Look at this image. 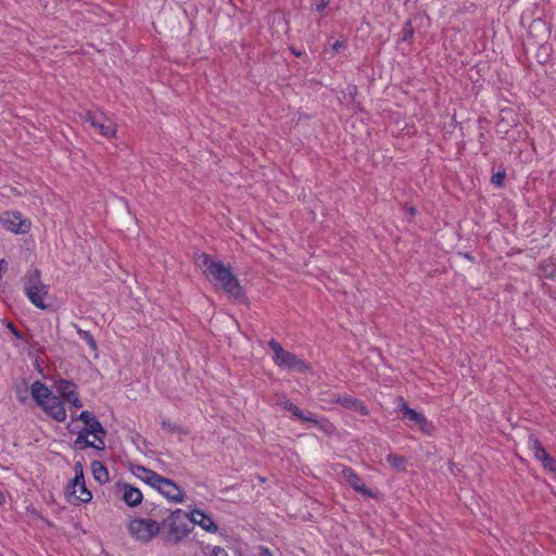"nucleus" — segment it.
Returning a JSON list of instances; mask_svg holds the SVG:
<instances>
[{
	"label": "nucleus",
	"instance_id": "bb28decb",
	"mask_svg": "<svg viewBox=\"0 0 556 556\" xmlns=\"http://www.w3.org/2000/svg\"><path fill=\"white\" fill-rule=\"evenodd\" d=\"M94 418L96 416L89 410H83L77 417V419L83 421L84 425H86L89 421H92V419Z\"/></svg>",
	"mask_w": 556,
	"mask_h": 556
},
{
	"label": "nucleus",
	"instance_id": "0eeeda50",
	"mask_svg": "<svg viewBox=\"0 0 556 556\" xmlns=\"http://www.w3.org/2000/svg\"><path fill=\"white\" fill-rule=\"evenodd\" d=\"M130 534L142 542H149L160 532V525L155 520L135 518L128 525Z\"/></svg>",
	"mask_w": 556,
	"mask_h": 556
},
{
	"label": "nucleus",
	"instance_id": "c9c22d12",
	"mask_svg": "<svg viewBox=\"0 0 556 556\" xmlns=\"http://www.w3.org/2000/svg\"><path fill=\"white\" fill-rule=\"evenodd\" d=\"M4 502H5L4 495H3L2 491L0 490V505L4 504Z\"/></svg>",
	"mask_w": 556,
	"mask_h": 556
},
{
	"label": "nucleus",
	"instance_id": "423d86ee",
	"mask_svg": "<svg viewBox=\"0 0 556 556\" xmlns=\"http://www.w3.org/2000/svg\"><path fill=\"white\" fill-rule=\"evenodd\" d=\"M190 523L189 513L182 509L174 510L167 519L168 541L176 544L188 536L192 530Z\"/></svg>",
	"mask_w": 556,
	"mask_h": 556
},
{
	"label": "nucleus",
	"instance_id": "9b49d317",
	"mask_svg": "<svg viewBox=\"0 0 556 556\" xmlns=\"http://www.w3.org/2000/svg\"><path fill=\"white\" fill-rule=\"evenodd\" d=\"M0 220L4 229L14 233H27L31 227L30 219L18 211L3 213Z\"/></svg>",
	"mask_w": 556,
	"mask_h": 556
},
{
	"label": "nucleus",
	"instance_id": "4468645a",
	"mask_svg": "<svg viewBox=\"0 0 556 556\" xmlns=\"http://www.w3.org/2000/svg\"><path fill=\"white\" fill-rule=\"evenodd\" d=\"M117 489L122 493V500L129 507H136L142 503L143 495L140 489L127 482H118Z\"/></svg>",
	"mask_w": 556,
	"mask_h": 556
},
{
	"label": "nucleus",
	"instance_id": "7ed1b4c3",
	"mask_svg": "<svg viewBox=\"0 0 556 556\" xmlns=\"http://www.w3.org/2000/svg\"><path fill=\"white\" fill-rule=\"evenodd\" d=\"M74 478L68 482L65 490V497L72 505L87 504L92 500V493L86 486L84 468L81 463L74 465Z\"/></svg>",
	"mask_w": 556,
	"mask_h": 556
},
{
	"label": "nucleus",
	"instance_id": "6ab92c4d",
	"mask_svg": "<svg viewBox=\"0 0 556 556\" xmlns=\"http://www.w3.org/2000/svg\"><path fill=\"white\" fill-rule=\"evenodd\" d=\"M91 472L96 481L103 484L109 481V471L104 464L100 460H93L91 463Z\"/></svg>",
	"mask_w": 556,
	"mask_h": 556
},
{
	"label": "nucleus",
	"instance_id": "393cba45",
	"mask_svg": "<svg viewBox=\"0 0 556 556\" xmlns=\"http://www.w3.org/2000/svg\"><path fill=\"white\" fill-rule=\"evenodd\" d=\"M14 393L18 403L26 404L29 395L31 396L30 386L28 387L26 383L16 384L14 387Z\"/></svg>",
	"mask_w": 556,
	"mask_h": 556
},
{
	"label": "nucleus",
	"instance_id": "9d476101",
	"mask_svg": "<svg viewBox=\"0 0 556 556\" xmlns=\"http://www.w3.org/2000/svg\"><path fill=\"white\" fill-rule=\"evenodd\" d=\"M160 494H162L167 501L174 504H181L185 502L186 493L178 486L173 480L160 476L154 488Z\"/></svg>",
	"mask_w": 556,
	"mask_h": 556
},
{
	"label": "nucleus",
	"instance_id": "4c0bfd02",
	"mask_svg": "<svg viewBox=\"0 0 556 556\" xmlns=\"http://www.w3.org/2000/svg\"><path fill=\"white\" fill-rule=\"evenodd\" d=\"M409 213H410L412 215H414V214L416 213V210H415L414 207H410V208H409Z\"/></svg>",
	"mask_w": 556,
	"mask_h": 556
},
{
	"label": "nucleus",
	"instance_id": "b1692460",
	"mask_svg": "<svg viewBox=\"0 0 556 556\" xmlns=\"http://www.w3.org/2000/svg\"><path fill=\"white\" fill-rule=\"evenodd\" d=\"M63 404H68L70 408H81L83 407V401L79 397L78 389H74L71 392H68L63 399Z\"/></svg>",
	"mask_w": 556,
	"mask_h": 556
},
{
	"label": "nucleus",
	"instance_id": "dca6fc26",
	"mask_svg": "<svg viewBox=\"0 0 556 556\" xmlns=\"http://www.w3.org/2000/svg\"><path fill=\"white\" fill-rule=\"evenodd\" d=\"M330 402L338 403L344 408L356 412L362 416H367L369 414L368 408L366 407L363 401L353 397L349 394L338 395L333 397Z\"/></svg>",
	"mask_w": 556,
	"mask_h": 556
},
{
	"label": "nucleus",
	"instance_id": "cd10ccee",
	"mask_svg": "<svg viewBox=\"0 0 556 556\" xmlns=\"http://www.w3.org/2000/svg\"><path fill=\"white\" fill-rule=\"evenodd\" d=\"M403 33H404V36H403V39H404V40H407V39H409V38H412V37H413V35H414V30H413V28H412V26H410V23H409V22L407 23V25H406V27L404 28Z\"/></svg>",
	"mask_w": 556,
	"mask_h": 556
},
{
	"label": "nucleus",
	"instance_id": "7c9ffc66",
	"mask_svg": "<svg viewBox=\"0 0 556 556\" xmlns=\"http://www.w3.org/2000/svg\"><path fill=\"white\" fill-rule=\"evenodd\" d=\"M257 555L258 556H273V553H271V551L268 547L260 546Z\"/></svg>",
	"mask_w": 556,
	"mask_h": 556
},
{
	"label": "nucleus",
	"instance_id": "1a4fd4ad",
	"mask_svg": "<svg viewBox=\"0 0 556 556\" xmlns=\"http://www.w3.org/2000/svg\"><path fill=\"white\" fill-rule=\"evenodd\" d=\"M528 448L533 457L541 463L542 467L548 472H556V459L552 457L542 442L535 434H530L527 441Z\"/></svg>",
	"mask_w": 556,
	"mask_h": 556
},
{
	"label": "nucleus",
	"instance_id": "473e14b6",
	"mask_svg": "<svg viewBox=\"0 0 556 556\" xmlns=\"http://www.w3.org/2000/svg\"><path fill=\"white\" fill-rule=\"evenodd\" d=\"M85 334H86V340H87V343L89 344V346H90L91 349H96V348H97V344H96V341H94V339L92 338V336H91V334H89V333H87V332H86Z\"/></svg>",
	"mask_w": 556,
	"mask_h": 556
},
{
	"label": "nucleus",
	"instance_id": "a878e982",
	"mask_svg": "<svg viewBox=\"0 0 556 556\" xmlns=\"http://www.w3.org/2000/svg\"><path fill=\"white\" fill-rule=\"evenodd\" d=\"M539 276L544 279H554L555 267L551 262H543L539 266Z\"/></svg>",
	"mask_w": 556,
	"mask_h": 556
},
{
	"label": "nucleus",
	"instance_id": "f704fd0d",
	"mask_svg": "<svg viewBox=\"0 0 556 556\" xmlns=\"http://www.w3.org/2000/svg\"><path fill=\"white\" fill-rule=\"evenodd\" d=\"M342 47H343V42H342V41H340V40H337V41L332 45V49H333L334 51L340 50Z\"/></svg>",
	"mask_w": 556,
	"mask_h": 556
},
{
	"label": "nucleus",
	"instance_id": "f8f14e48",
	"mask_svg": "<svg viewBox=\"0 0 556 556\" xmlns=\"http://www.w3.org/2000/svg\"><path fill=\"white\" fill-rule=\"evenodd\" d=\"M400 412L403 414L404 418L414 421L418 425L419 430L428 435L433 434L435 427L432 421L428 420L421 413L410 408L404 400H401L399 405Z\"/></svg>",
	"mask_w": 556,
	"mask_h": 556
},
{
	"label": "nucleus",
	"instance_id": "2f4dec72",
	"mask_svg": "<svg viewBox=\"0 0 556 556\" xmlns=\"http://www.w3.org/2000/svg\"><path fill=\"white\" fill-rule=\"evenodd\" d=\"M327 5H328V2L326 0H320L316 3V10L318 12H323Z\"/></svg>",
	"mask_w": 556,
	"mask_h": 556
},
{
	"label": "nucleus",
	"instance_id": "f257e3e1",
	"mask_svg": "<svg viewBox=\"0 0 556 556\" xmlns=\"http://www.w3.org/2000/svg\"><path fill=\"white\" fill-rule=\"evenodd\" d=\"M54 389L58 395L53 394L43 382L36 380L30 384L31 397L48 417L56 422H64L67 414L62 399L78 387L75 382L61 378L55 380Z\"/></svg>",
	"mask_w": 556,
	"mask_h": 556
},
{
	"label": "nucleus",
	"instance_id": "4be33fe9",
	"mask_svg": "<svg viewBox=\"0 0 556 556\" xmlns=\"http://www.w3.org/2000/svg\"><path fill=\"white\" fill-rule=\"evenodd\" d=\"M306 421L314 424L320 431H323L327 435H332L336 432V426L328 418L324 417L321 419H316L312 415V420Z\"/></svg>",
	"mask_w": 556,
	"mask_h": 556
},
{
	"label": "nucleus",
	"instance_id": "aec40b11",
	"mask_svg": "<svg viewBox=\"0 0 556 556\" xmlns=\"http://www.w3.org/2000/svg\"><path fill=\"white\" fill-rule=\"evenodd\" d=\"M280 406L288 410L293 417L305 421V420H312V414L305 415L301 408H299L295 404H293L290 400L283 399L280 401Z\"/></svg>",
	"mask_w": 556,
	"mask_h": 556
},
{
	"label": "nucleus",
	"instance_id": "ddd939ff",
	"mask_svg": "<svg viewBox=\"0 0 556 556\" xmlns=\"http://www.w3.org/2000/svg\"><path fill=\"white\" fill-rule=\"evenodd\" d=\"M342 477L349 483V485L357 493L366 497H375V493L366 486L359 475L351 467L342 466Z\"/></svg>",
	"mask_w": 556,
	"mask_h": 556
},
{
	"label": "nucleus",
	"instance_id": "e433bc0d",
	"mask_svg": "<svg viewBox=\"0 0 556 556\" xmlns=\"http://www.w3.org/2000/svg\"><path fill=\"white\" fill-rule=\"evenodd\" d=\"M292 53L295 55V56H301L302 55V51H298L295 49H292Z\"/></svg>",
	"mask_w": 556,
	"mask_h": 556
},
{
	"label": "nucleus",
	"instance_id": "f3484780",
	"mask_svg": "<svg viewBox=\"0 0 556 556\" xmlns=\"http://www.w3.org/2000/svg\"><path fill=\"white\" fill-rule=\"evenodd\" d=\"M128 470L138 479L154 488L161 475L139 464L130 463Z\"/></svg>",
	"mask_w": 556,
	"mask_h": 556
},
{
	"label": "nucleus",
	"instance_id": "a211bd4d",
	"mask_svg": "<svg viewBox=\"0 0 556 556\" xmlns=\"http://www.w3.org/2000/svg\"><path fill=\"white\" fill-rule=\"evenodd\" d=\"M75 448L84 450L86 447H92L98 451H103L105 448V442L103 439L96 440L93 438L92 441L89 440V434L83 429L78 432V435L74 442Z\"/></svg>",
	"mask_w": 556,
	"mask_h": 556
},
{
	"label": "nucleus",
	"instance_id": "5701e85b",
	"mask_svg": "<svg viewBox=\"0 0 556 556\" xmlns=\"http://www.w3.org/2000/svg\"><path fill=\"white\" fill-rule=\"evenodd\" d=\"M387 462L393 469L397 471L406 470L407 459L402 455L390 453L387 455Z\"/></svg>",
	"mask_w": 556,
	"mask_h": 556
},
{
	"label": "nucleus",
	"instance_id": "412c9836",
	"mask_svg": "<svg viewBox=\"0 0 556 556\" xmlns=\"http://www.w3.org/2000/svg\"><path fill=\"white\" fill-rule=\"evenodd\" d=\"M83 430L86 431L89 435H92L96 440H104V437L106 434L105 429L97 418L92 419V421L87 422Z\"/></svg>",
	"mask_w": 556,
	"mask_h": 556
},
{
	"label": "nucleus",
	"instance_id": "6e6552de",
	"mask_svg": "<svg viewBox=\"0 0 556 556\" xmlns=\"http://www.w3.org/2000/svg\"><path fill=\"white\" fill-rule=\"evenodd\" d=\"M84 118L102 137L111 139L116 136L115 123L103 113L87 112Z\"/></svg>",
	"mask_w": 556,
	"mask_h": 556
},
{
	"label": "nucleus",
	"instance_id": "c85d7f7f",
	"mask_svg": "<svg viewBox=\"0 0 556 556\" xmlns=\"http://www.w3.org/2000/svg\"><path fill=\"white\" fill-rule=\"evenodd\" d=\"M212 556H229L228 553L220 546H215Z\"/></svg>",
	"mask_w": 556,
	"mask_h": 556
},
{
	"label": "nucleus",
	"instance_id": "39448f33",
	"mask_svg": "<svg viewBox=\"0 0 556 556\" xmlns=\"http://www.w3.org/2000/svg\"><path fill=\"white\" fill-rule=\"evenodd\" d=\"M24 293L30 303L40 309H47L48 305L45 302L48 295V287L42 283L39 269H34L24 286Z\"/></svg>",
	"mask_w": 556,
	"mask_h": 556
},
{
	"label": "nucleus",
	"instance_id": "72a5a7b5",
	"mask_svg": "<svg viewBox=\"0 0 556 556\" xmlns=\"http://www.w3.org/2000/svg\"><path fill=\"white\" fill-rule=\"evenodd\" d=\"M163 428L170 431H179V427L172 425L170 422H163Z\"/></svg>",
	"mask_w": 556,
	"mask_h": 556
},
{
	"label": "nucleus",
	"instance_id": "2eb2a0df",
	"mask_svg": "<svg viewBox=\"0 0 556 556\" xmlns=\"http://www.w3.org/2000/svg\"><path fill=\"white\" fill-rule=\"evenodd\" d=\"M190 522L197 525L208 533H216L218 527L211 515L199 508L189 511Z\"/></svg>",
	"mask_w": 556,
	"mask_h": 556
},
{
	"label": "nucleus",
	"instance_id": "c756f323",
	"mask_svg": "<svg viewBox=\"0 0 556 556\" xmlns=\"http://www.w3.org/2000/svg\"><path fill=\"white\" fill-rule=\"evenodd\" d=\"M504 177H505V174H501V173L493 175L492 182L494 185L501 186L503 184Z\"/></svg>",
	"mask_w": 556,
	"mask_h": 556
},
{
	"label": "nucleus",
	"instance_id": "f03ea898",
	"mask_svg": "<svg viewBox=\"0 0 556 556\" xmlns=\"http://www.w3.org/2000/svg\"><path fill=\"white\" fill-rule=\"evenodd\" d=\"M195 264L204 276L211 282L218 285L228 296L235 300L245 298L243 287L230 265H225L222 261L212 258L207 253L198 254Z\"/></svg>",
	"mask_w": 556,
	"mask_h": 556
},
{
	"label": "nucleus",
	"instance_id": "20e7f679",
	"mask_svg": "<svg viewBox=\"0 0 556 556\" xmlns=\"http://www.w3.org/2000/svg\"><path fill=\"white\" fill-rule=\"evenodd\" d=\"M268 346L274 353L273 361L276 366L298 372H306L311 369V366L304 359L285 350L275 339L268 341Z\"/></svg>",
	"mask_w": 556,
	"mask_h": 556
}]
</instances>
